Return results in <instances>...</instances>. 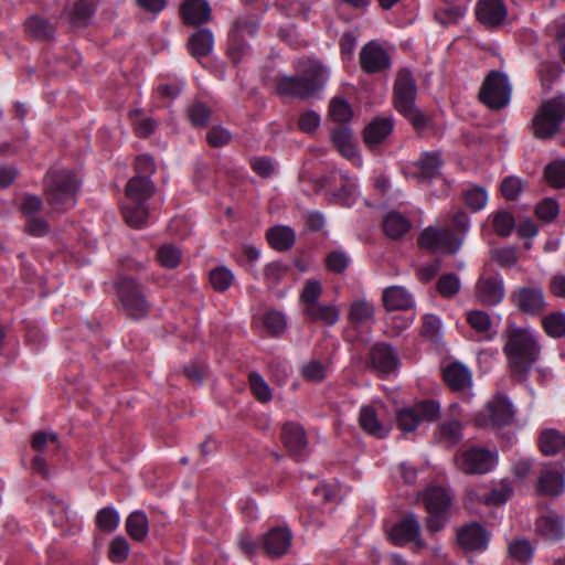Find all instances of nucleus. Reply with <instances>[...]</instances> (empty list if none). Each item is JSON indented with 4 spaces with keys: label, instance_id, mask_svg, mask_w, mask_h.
Segmentation results:
<instances>
[{
    "label": "nucleus",
    "instance_id": "1",
    "mask_svg": "<svg viewBox=\"0 0 565 565\" xmlns=\"http://www.w3.org/2000/svg\"><path fill=\"white\" fill-rule=\"evenodd\" d=\"M536 337L525 328L509 324L503 352L508 359L511 376L524 381L540 355Z\"/></svg>",
    "mask_w": 565,
    "mask_h": 565
},
{
    "label": "nucleus",
    "instance_id": "2",
    "mask_svg": "<svg viewBox=\"0 0 565 565\" xmlns=\"http://www.w3.org/2000/svg\"><path fill=\"white\" fill-rule=\"evenodd\" d=\"M417 83L412 71L401 68L393 85V106L415 129L417 134L433 127V117L416 106Z\"/></svg>",
    "mask_w": 565,
    "mask_h": 565
},
{
    "label": "nucleus",
    "instance_id": "3",
    "mask_svg": "<svg viewBox=\"0 0 565 565\" xmlns=\"http://www.w3.org/2000/svg\"><path fill=\"white\" fill-rule=\"evenodd\" d=\"M328 79V70L319 62H309L301 76H280L276 90L280 96L307 99L320 90Z\"/></svg>",
    "mask_w": 565,
    "mask_h": 565
},
{
    "label": "nucleus",
    "instance_id": "4",
    "mask_svg": "<svg viewBox=\"0 0 565 565\" xmlns=\"http://www.w3.org/2000/svg\"><path fill=\"white\" fill-rule=\"evenodd\" d=\"M78 182L73 171L52 169L44 178L46 200L54 212L62 213L76 203Z\"/></svg>",
    "mask_w": 565,
    "mask_h": 565
},
{
    "label": "nucleus",
    "instance_id": "5",
    "mask_svg": "<svg viewBox=\"0 0 565 565\" xmlns=\"http://www.w3.org/2000/svg\"><path fill=\"white\" fill-rule=\"evenodd\" d=\"M151 185L147 181L130 179L126 185L127 202L121 206L126 223L134 228L147 225L149 215L148 200L152 196Z\"/></svg>",
    "mask_w": 565,
    "mask_h": 565
},
{
    "label": "nucleus",
    "instance_id": "6",
    "mask_svg": "<svg viewBox=\"0 0 565 565\" xmlns=\"http://www.w3.org/2000/svg\"><path fill=\"white\" fill-rule=\"evenodd\" d=\"M316 193L327 191L329 202L344 207L355 203L358 184L354 178L342 171H330L313 181Z\"/></svg>",
    "mask_w": 565,
    "mask_h": 565
},
{
    "label": "nucleus",
    "instance_id": "7",
    "mask_svg": "<svg viewBox=\"0 0 565 565\" xmlns=\"http://www.w3.org/2000/svg\"><path fill=\"white\" fill-rule=\"evenodd\" d=\"M260 28V21L255 14L237 17L227 33L226 53L233 65H238L249 54L250 46L245 35L254 38Z\"/></svg>",
    "mask_w": 565,
    "mask_h": 565
},
{
    "label": "nucleus",
    "instance_id": "8",
    "mask_svg": "<svg viewBox=\"0 0 565 565\" xmlns=\"http://www.w3.org/2000/svg\"><path fill=\"white\" fill-rule=\"evenodd\" d=\"M423 504L428 513L426 527L430 533L441 531L450 516L452 504L447 490L439 486H430L422 493Z\"/></svg>",
    "mask_w": 565,
    "mask_h": 565
},
{
    "label": "nucleus",
    "instance_id": "9",
    "mask_svg": "<svg viewBox=\"0 0 565 565\" xmlns=\"http://www.w3.org/2000/svg\"><path fill=\"white\" fill-rule=\"evenodd\" d=\"M417 244L420 249L429 253L455 255L460 250L463 237L457 235L450 227L429 225L419 233Z\"/></svg>",
    "mask_w": 565,
    "mask_h": 565
},
{
    "label": "nucleus",
    "instance_id": "10",
    "mask_svg": "<svg viewBox=\"0 0 565 565\" xmlns=\"http://www.w3.org/2000/svg\"><path fill=\"white\" fill-rule=\"evenodd\" d=\"M512 86L505 73L491 70L479 90V100L491 110L505 108L511 100Z\"/></svg>",
    "mask_w": 565,
    "mask_h": 565
},
{
    "label": "nucleus",
    "instance_id": "11",
    "mask_svg": "<svg viewBox=\"0 0 565 565\" xmlns=\"http://www.w3.org/2000/svg\"><path fill=\"white\" fill-rule=\"evenodd\" d=\"M116 290L127 316L140 319L148 315L150 303L146 298L143 287L130 276H119Z\"/></svg>",
    "mask_w": 565,
    "mask_h": 565
},
{
    "label": "nucleus",
    "instance_id": "12",
    "mask_svg": "<svg viewBox=\"0 0 565 565\" xmlns=\"http://www.w3.org/2000/svg\"><path fill=\"white\" fill-rule=\"evenodd\" d=\"M565 120V102L553 98L544 102L533 118L534 135L539 139L553 137Z\"/></svg>",
    "mask_w": 565,
    "mask_h": 565
},
{
    "label": "nucleus",
    "instance_id": "13",
    "mask_svg": "<svg viewBox=\"0 0 565 565\" xmlns=\"http://www.w3.org/2000/svg\"><path fill=\"white\" fill-rule=\"evenodd\" d=\"M440 405L434 399L417 402L412 407H403L396 414V425L404 433L414 431L422 422H434L439 417Z\"/></svg>",
    "mask_w": 565,
    "mask_h": 565
},
{
    "label": "nucleus",
    "instance_id": "14",
    "mask_svg": "<svg viewBox=\"0 0 565 565\" xmlns=\"http://www.w3.org/2000/svg\"><path fill=\"white\" fill-rule=\"evenodd\" d=\"M455 460L457 467L467 475H484L494 468L497 452L472 446L458 452Z\"/></svg>",
    "mask_w": 565,
    "mask_h": 565
},
{
    "label": "nucleus",
    "instance_id": "15",
    "mask_svg": "<svg viewBox=\"0 0 565 565\" xmlns=\"http://www.w3.org/2000/svg\"><path fill=\"white\" fill-rule=\"evenodd\" d=\"M510 301L520 312L531 317L543 315L547 308L545 292L537 285L516 287L510 294Z\"/></svg>",
    "mask_w": 565,
    "mask_h": 565
},
{
    "label": "nucleus",
    "instance_id": "16",
    "mask_svg": "<svg viewBox=\"0 0 565 565\" xmlns=\"http://www.w3.org/2000/svg\"><path fill=\"white\" fill-rule=\"evenodd\" d=\"M513 418L514 408L510 399L505 395L497 394L478 414L477 423L484 427L500 428L509 426Z\"/></svg>",
    "mask_w": 565,
    "mask_h": 565
},
{
    "label": "nucleus",
    "instance_id": "17",
    "mask_svg": "<svg viewBox=\"0 0 565 565\" xmlns=\"http://www.w3.org/2000/svg\"><path fill=\"white\" fill-rule=\"evenodd\" d=\"M366 365L379 377H386L398 370L401 360L390 343L376 342L369 350Z\"/></svg>",
    "mask_w": 565,
    "mask_h": 565
},
{
    "label": "nucleus",
    "instance_id": "18",
    "mask_svg": "<svg viewBox=\"0 0 565 565\" xmlns=\"http://www.w3.org/2000/svg\"><path fill=\"white\" fill-rule=\"evenodd\" d=\"M390 540L394 545L404 546L414 543L420 550L426 546L420 539V524L414 513L405 515L402 520L395 523L390 533Z\"/></svg>",
    "mask_w": 565,
    "mask_h": 565
},
{
    "label": "nucleus",
    "instance_id": "19",
    "mask_svg": "<svg viewBox=\"0 0 565 565\" xmlns=\"http://www.w3.org/2000/svg\"><path fill=\"white\" fill-rule=\"evenodd\" d=\"M359 61L361 70L366 74L382 73L392 65L388 52L375 41H369L362 46Z\"/></svg>",
    "mask_w": 565,
    "mask_h": 565
},
{
    "label": "nucleus",
    "instance_id": "20",
    "mask_svg": "<svg viewBox=\"0 0 565 565\" xmlns=\"http://www.w3.org/2000/svg\"><path fill=\"white\" fill-rule=\"evenodd\" d=\"M291 542V530L286 524L276 525L263 534L262 550L269 558H280L289 552Z\"/></svg>",
    "mask_w": 565,
    "mask_h": 565
},
{
    "label": "nucleus",
    "instance_id": "21",
    "mask_svg": "<svg viewBox=\"0 0 565 565\" xmlns=\"http://www.w3.org/2000/svg\"><path fill=\"white\" fill-rule=\"evenodd\" d=\"M505 296L504 279L501 274L480 276L476 284V297L483 306L492 307L502 302Z\"/></svg>",
    "mask_w": 565,
    "mask_h": 565
},
{
    "label": "nucleus",
    "instance_id": "22",
    "mask_svg": "<svg viewBox=\"0 0 565 565\" xmlns=\"http://www.w3.org/2000/svg\"><path fill=\"white\" fill-rule=\"evenodd\" d=\"M489 541V532L478 522L466 524L457 531V542L466 552L482 553L488 548Z\"/></svg>",
    "mask_w": 565,
    "mask_h": 565
},
{
    "label": "nucleus",
    "instance_id": "23",
    "mask_svg": "<svg viewBox=\"0 0 565 565\" xmlns=\"http://www.w3.org/2000/svg\"><path fill=\"white\" fill-rule=\"evenodd\" d=\"M281 439L289 454L297 460L308 456V439L305 428L297 423H286L281 428Z\"/></svg>",
    "mask_w": 565,
    "mask_h": 565
},
{
    "label": "nucleus",
    "instance_id": "24",
    "mask_svg": "<svg viewBox=\"0 0 565 565\" xmlns=\"http://www.w3.org/2000/svg\"><path fill=\"white\" fill-rule=\"evenodd\" d=\"M395 127V119L392 116L374 117L363 130V141L371 150H376Z\"/></svg>",
    "mask_w": 565,
    "mask_h": 565
},
{
    "label": "nucleus",
    "instance_id": "25",
    "mask_svg": "<svg viewBox=\"0 0 565 565\" xmlns=\"http://www.w3.org/2000/svg\"><path fill=\"white\" fill-rule=\"evenodd\" d=\"M537 535L550 543L565 537V519L553 511L542 513L535 522Z\"/></svg>",
    "mask_w": 565,
    "mask_h": 565
},
{
    "label": "nucleus",
    "instance_id": "26",
    "mask_svg": "<svg viewBox=\"0 0 565 565\" xmlns=\"http://www.w3.org/2000/svg\"><path fill=\"white\" fill-rule=\"evenodd\" d=\"M475 12L478 21L487 28L500 26L508 14L502 0H478Z\"/></svg>",
    "mask_w": 565,
    "mask_h": 565
},
{
    "label": "nucleus",
    "instance_id": "27",
    "mask_svg": "<svg viewBox=\"0 0 565 565\" xmlns=\"http://www.w3.org/2000/svg\"><path fill=\"white\" fill-rule=\"evenodd\" d=\"M416 175L422 182H430L441 175L440 169L444 166L441 152L424 151L414 163Z\"/></svg>",
    "mask_w": 565,
    "mask_h": 565
},
{
    "label": "nucleus",
    "instance_id": "28",
    "mask_svg": "<svg viewBox=\"0 0 565 565\" xmlns=\"http://www.w3.org/2000/svg\"><path fill=\"white\" fill-rule=\"evenodd\" d=\"M383 306L388 311H406L413 308V295L402 286H391L383 290Z\"/></svg>",
    "mask_w": 565,
    "mask_h": 565
},
{
    "label": "nucleus",
    "instance_id": "29",
    "mask_svg": "<svg viewBox=\"0 0 565 565\" xmlns=\"http://www.w3.org/2000/svg\"><path fill=\"white\" fill-rule=\"evenodd\" d=\"M180 12L188 25H202L211 19V7L205 0H185Z\"/></svg>",
    "mask_w": 565,
    "mask_h": 565
},
{
    "label": "nucleus",
    "instance_id": "30",
    "mask_svg": "<svg viewBox=\"0 0 565 565\" xmlns=\"http://www.w3.org/2000/svg\"><path fill=\"white\" fill-rule=\"evenodd\" d=\"M266 239L273 249L287 252L295 245L296 233L290 226L275 225L267 230Z\"/></svg>",
    "mask_w": 565,
    "mask_h": 565
},
{
    "label": "nucleus",
    "instance_id": "31",
    "mask_svg": "<svg viewBox=\"0 0 565 565\" xmlns=\"http://www.w3.org/2000/svg\"><path fill=\"white\" fill-rule=\"evenodd\" d=\"M564 476L556 469H546L539 477L536 490L540 494L557 497L564 491Z\"/></svg>",
    "mask_w": 565,
    "mask_h": 565
},
{
    "label": "nucleus",
    "instance_id": "32",
    "mask_svg": "<svg viewBox=\"0 0 565 565\" xmlns=\"http://www.w3.org/2000/svg\"><path fill=\"white\" fill-rule=\"evenodd\" d=\"M359 423L365 433L379 439L386 438L390 434V429L382 424L372 406L361 407Z\"/></svg>",
    "mask_w": 565,
    "mask_h": 565
},
{
    "label": "nucleus",
    "instance_id": "33",
    "mask_svg": "<svg viewBox=\"0 0 565 565\" xmlns=\"http://www.w3.org/2000/svg\"><path fill=\"white\" fill-rule=\"evenodd\" d=\"M95 0H76L68 11V22L73 28H86L96 11Z\"/></svg>",
    "mask_w": 565,
    "mask_h": 565
},
{
    "label": "nucleus",
    "instance_id": "34",
    "mask_svg": "<svg viewBox=\"0 0 565 565\" xmlns=\"http://www.w3.org/2000/svg\"><path fill=\"white\" fill-rule=\"evenodd\" d=\"M384 234L397 239L403 237L412 228V222L405 215L397 211H391L386 214L382 223Z\"/></svg>",
    "mask_w": 565,
    "mask_h": 565
},
{
    "label": "nucleus",
    "instance_id": "35",
    "mask_svg": "<svg viewBox=\"0 0 565 565\" xmlns=\"http://www.w3.org/2000/svg\"><path fill=\"white\" fill-rule=\"evenodd\" d=\"M191 54L196 57L207 56L214 45V36L210 29L201 28L194 32L188 41Z\"/></svg>",
    "mask_w": 565,
    "mask_h": 565
},
{
    "label": "nucleus",
    "instance_id": "36",
    "mask_svg": "<svg viewBox=\"0 0 565 565\" xmlns=\"http://www.w3.org/2000/svg\"><path fill=\"white\" fill-rule=\"evenodd\" d=\"M331 141L338 151L347 159L356 157L352 131L344 125H339L331 131Z\"/></svg>",
    "mask_w": 565,
    "mask_h": 565
},
{
    "label": "nucleus",
    "instance_id": "37",
    "mask_svg": "<svg viewBox=\"0 0 565 565\" xmlns=\"http://www.w3.org/2000/svg\"><path fill=\"white\" fill-rule=\"evenodd\" d=\"M24 26L26 33L38 41L52 40L56 31L55 25L50 20L38 14L30 17Z\"/></svg>",
    "mask_w": 565,
    "mask_h": 565
},
{
    "label": "nucleus",
    "instance_id": "38",
    "mask_svg": "<svg viewBox=\"0 0 565 565\" xmlns=\"http://www.w3.org/2000/svg\"><path fill=\"white\" fill-rule=\"evenodd\" d=\"M306 319L310 322L333 326L339 320V310L333 305L316 303L303 310Z\"/></svg>",
    "mask_w": 565,
    "mask_h": 565
},
{
    "label": "nucleus",
    "instance_id": "39",
    "mask_svg": "<svg viewBox=\"0 0 565 565\" xmlns=\"http://www.w3.org/2000/svg\"><path fill=\"white\" fill-rule=\"evenodd\" d=\"M539 447L543 455L554 456L565 448V435L554 428L541 431Z\"/></svg>",
    "mask_w": 565,
    "mask_h": 565
},
{
    "label": "nucleus",
    "instance_id": "40",
    "mask_svg": "<svg viewBox=\"0 0 565 565\" xmlns=\"http://www.w3.org/2000/svg\"><path fill=\"white\" fill-rule=\"evenodd\" d=\"M444 380L454 391H461L471 384V373L460 363H451L444 371Z\"/></svg>",
    "mask_w": 565,
    "mask_h": 565
},
{
    "label": "nucleus",
    "instance_id": "41",
    "mask_svg": "<svg viewBox=\"0 0 565 565\" xmlns=\"http://www.w3.org/2000/svg\"><path fill=\"white\" fill-rule=\"evenodd\" d=\"M439 444L445 447H452L462 439V425L457 419L444 420L436 431Z\"/></svg>",
    "mask_w": 565,
    "mask_h": 565
},
{
    "label": "nucleus",
    "instance_id": "42",
    "mask_svg": "<svg viewBox=\"0 0 565 565\" xmlns=\"http://www.w3.org/2000/svg\"><path fill=\"white\" fill-rule=\"evenodd\" d=\"M125 526L128 535L137 542H141L149 532L148 518L140 510H136L127 516Z\"/></svg>",
    "mask_w": 565,
    "mask_h": 565
},
{
    "label": "nucleus",
    "instance_id": "43",
    "mask_svg": "<svg viewBox=\"0 0 565 565\" xmlns=\"http://www.w3.org/2000/svg\"><path fill=\"white\" fill-rule=\"evenodd\" d=\"M488 192L484 188L472 185L462 191V201L467 209L476 213L483 210L488 203Z\"/></svg>",
    "mask_w": 565,
    "mask_h": 565
},
{
    "label": "nucleus",
    "instance_id": "44",
    "mask_svg": "<svg viewBox=\"0 0 565 565\" xmlns=\"http://www.w3.org/2000/svg\"><path fill=\"white\" fill-rule=\"evenodd\" d=\"M234 279L233 271L224 265L214 267L209 274V281L216 292H224L230 289Z\"/></svg>",
    "mask_w": 565,
    "mask_h": 565
},
{
    "label": "nucleus",
    "instance_id": "45",
    "mask_svg": "<svg viewBox=\"0 0 565 565\" xmlns=\"http://www.w3.org/2000/svg\"><path fill=\"white\" fill-rule=\"evenodd\" d=\"M263 324L266 331L274 338L281 337L287 330L286 316L276 309H271L264 315Z\"/></svg>",
    "mask_w": 565,
    "mask_h": 565
},
{
    "label": "nucleus",
    "instance_id": "46",
    "mask_svg": "<svg viewBox=\"0 0 565 565\" xmlns=\"http://www.w3.org/2000/svg\"><path fill=\"white\" fill-rule=\"evenodd\" d=\"M374 317V307L366 300L360 299L351 303L349 319L354 326H362Z\"/></svg>",
    "mask_w": 565,
    "mask_h": 565
},
{
    "label": "nucleus",
    "instance_id": "47",
    "mask_svg": "<svg viewBox=\"0 0 565 565\" xmlns=\"http://www.w3.org/2000/svg\"><path fill=\"white\" fill-rule=\"evenodd\" d=\"M156 171V162L153 157L147 153L139 154L135 159V172L131 179H139L141 181H147L151 185V191L154 192V184L151 180L152 173Z\"/></svg>",
    "mask_w": 565,
    "mask_h": 565
},
{
    "label": "nucleus",
    "instance_id": "48",
    "mask_svg": "<svg viewBox=\"0 0 565 565\" xmlns=\"http://www.w3.org/2000/svg\"><path fill=\"white\" fill-rule=\"evenodd\" d=\"M248 384L252 394L258 402L268 403L271 401V388L258 372L252 371L248 374Z\"/></svg>",
    "mask_w": 565,
    "mask_h": 565
},
{
    "label": "nucleus",
    "instance_id": "49",
    "mask_svg": "<svg viewBox=\"0 0 565 565\" xmlns=\"http://www.w3.org/2000/svg\"><path fill=\"white\" fill-rule=\"evenodd\" d=\"M542 327L545 333L551 338H562L565 335V313L555 311L546 315L542 319Z\"/></svg>",
    "mask_w": 565,
    "mask_h": 565
},
{
    "label": "nucleus",
    "instance_id": "50",
    "mask_svg": "<svg viewBox=\"0 0 565 565\" xmlns=\"http://www.w3.org/2000/svg\"><path fill=\"white\" fill-rule=\"evenodd\" d=\"M461 287L459 277L454 273L441 275L436 284L438 294L446 299H450L456 296Z\"/></svg>",
    "mask_w": 565,
    "mask_h": 565
},
{
    "label": "nucleus",
    "instance_id": "51",
    "mask_svg": "<svg viewBox=\"0 0 565 565\" xmlns=\"http://www.w3.org/2000/svg\"><path fill=\"white\" fill-rule=\"evenodd\" d=\"M181 250L172 244L162 245L157 252V259L164 268L173 269L181 263Z\"/></svg>",
    "mask_w": 565,
    "mask_h": 565
},
{
    "label": "nucleus",
    "instance_id": "52",
    "mask_svg": "<svg viewBox=\"0 0 565 565\" xmlns=\"http://www.w3.org/2000/svg\"><path fill=\"white\" fill-rule=\"evenodd\" d=\"M288 270L289 266L281 262L268 263L264 268V280L270 288H274L281 282Z\"/></svg>",
    "mask_w": 565,
    "mask_h": 565
},
{
    "label": "nucleus",
    "instance_id": "53",
    "mask_svg": "<svg viewBox=\"0 0 565 565\" xmlns=\"http://www.w3.org/2000/svg\"><path fill=\"white\" fill-rule=\"evenodd\" d=\"M513 489L508 481H501L484 494V503L488 505L504 504L511 497Z\"/></svg>",
    "mask_w": 565,
    "mask_h": 565
},
{
    "label": "nucleus",
    "instance_id": "54",
    "mask_svg": "<svg viewBox=\"0 0 565 565\" xmlns=\"http://www.w3.org/2000/svg\"><path fill=\"white\" fill-rule=\"evenodd\" d=\"M544 177L553 188H565V160H557L547 164Z\"/></svg>",
    "mask_w": 565,
    "mask_h": 565
},
{
    "label": "nucleus",
    "instance_id": "55",
    "mask_svg": "<svg viewBox=\"0 0 565 565\" xmlns=\"http://www.w3.org/2000/svg\"><path fill=\"white\" fill-rule=\"evenodd\" d=\"M119 514L113 507H105L97 512L96 526L104 532H113L119 524Z\"/></svg>",
    "mask_w": 565,
    "mask_h": 565
},
{
    "label": "nucleus",
    "instance_id": "56",
    "mask_svg": "<svg viewBox=\"0 0 565 565\" xmlns=\"http://www.w3.org/2000/svg\"><path fill=\"white\" fill-rule=\"evenodd\" d=\"M322 295V285L318 279H308L301 290L300 300L305 305V309L319 303L318 300Z\"/></svg>",
    "mask_w": 565,
    "mask_h": 565
},
{
    "label": "nucleus",
    "instance_id": "57",
    "mask_svg": "<svg viewBox=\"0 0 565 565\" xmlns=\"http://www.w3.org/2000/svg\"><path fill=\"white\" fill-rule=\"evenodd\" d=\"M300 373L307 382H322L327 377V365L321 361L311 360L302 365Z\"/></svg>",
    "mask_w": 565,
    "mask_h": 565
},
{
    "label": "nucleus",
    "instance_id": "58",
    "mask_svg": "<svg viewBox=\"0 0 565 565\" xmlns=\"http://www.w3.org/2000/svg\"><path fill=\"white\" fill-rule=\"evenodd\" d=\"M188 117L193 127H205L211 117V109L204 103L195 102L189 107Z\"/></svg>",
    "mask_w": 565,
    "mask_h": 565
},
{
    "label": "nucleus",
    "instance_id": "59",
    "mask_svg": "<svg viewBox=\"0 0 565 565\" xmlns=\"http://www.w3.org/2000/svg\"><path fill=\"white\" fill-rule=\"evenodd\" d=\"M129 543L124 536H116L109 543L108 557L113 563H122L129 555Z\"/></svg>",
    "mask_w": 565,
    "mask_h": 565
},
{
    "label": "nucleus",
    "instance_id": "60",
    "mask_svg": "<svg viewBox=\"0 0 565 565\" xmlns=\"http://www.w3.org/2000/svg\"><path fill=\"white\" fill-rule=\"evenodd\" d=\"M515 225L514 217L507 211H499L493 217L494 232L499 236H509Z\"/></svg>",
    "mask_w": 565,
    "mask_h": 565
},
{
    "label": "nucleus",
    "instance_id": "61",
    "mask_svg": "<svg viewBox=\"0 0 565 565\" xmlns=\"http://www.w3.org/2000/svg\"><path fill=\"white\" fill-rule=\"evenodd\" d=\"M330 116L334 121L347 122L351 119L352 109L350 104L343 98H334L330 104Z\"/></svg>",
    "mask_w": 565,
    "mask_h": 565
},
{
    "label": "nucleus",
    "instance_id": "62",
    "mask_svg": "<svg viewBox=\"0 0 565 565\" xmlns=\"http://www.w3.org/2000/svg\"><path fill=\"white\" fill-rule=\"evenodd\" d=\"M440 318L433 313H427L422 318L420 334L429 340H436L440 335Z\"/></svg>",
    "mask_w": 565,
    "mask_h": 565
},
{
    "label": "nucleus",
    "instance_id": "63",
    "mask_svg": "<svg viewBox=\"0 0 565 565\" xmlns=\"http://www.w3.org/2000/svg\"><path fill=\"white\" fill-rule=\"evenodd\" d=\"M349 266V258L342 250H332L326 256V267L334 274L343 273Z\"/></svg>",
    "mask_w": 565,
    "mask_h": 565
},
{
    "label": "nucleus",
    "instance_id": "64",
    "mask_svg": "<svg viewBox=\"0 0 565 565\" xmlns=\"http://www.w3.org/2000/svg\"><path fill=\"white\" fill-rule=\"evenodd\" d=\"M563 73V66L556 61H545L540 64L539 75L544 84H552Z\"/></svg>",
    "mask_w": 565,
    "mask_h": 565
}]
</instances>
